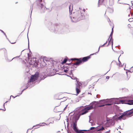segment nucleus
I'll return each mask as SVG.
<instances>
[{"label":"nucleus","instance_id":"1","mask_svg":"<svg viewBox=\"0 0 133 133\" xmlns=\"http://www.w3.org/2000/svg\"><path fill=\"white\" fill-rule=\"evenodd\" d=\"M85 9H83L82 11L79 12L78 11L76 13L77 17L80 19H83L85 18V15L84 14L85 12Z\"/></svg>","mask_w":133,"mask_h":133},{"label":"nucleus","instance_id":"2","mask_svg":"<svg viewBox=\"0 0 133 133\" xmlns=\"http://www.w3.org/2000/svg\"><path fill=\"white\" fill-rule=\"evenodd\" d=\"M39 77V73L36 72L34 75H31V78L29 80L30 83L33 82L37 80Z\"/></svg>","mask_w":133,"mask_h":133},{"label":"nucleus","instance_id":"3","mask_svg":"<svg viewBox=\"0 0 133 133\" xmlns=\"http://www.w3.org/2000/svg\"><path fill=\"white\" fill-rule=\"evenodd\" d=\"M73 129L76 133H84V131H87V130H78L77 127V122L75 121L73 122Z\"/></svg>","mask_w":133,"mask_h":133},{"label":"nucleus","instance_id":"4","mask_svg":"<svg viewBox=\"0 0 133 133\" xmlns=\"http://www.w3.org/2000/svg\"><path fill=\"white\" fill-rule=\"evenodd\" d=\"M76 81L77 83L76 84V91L77 95L81 92L80 89L81 84L79 82V79L77 78L76 79Z\"/></svg>","mask_w":133,"mask_h":133},{"label":"nucleus","instance_id":"5","mask_svg":"<svg viewBox=\"0 0 133 133\" xmlns=\"http://www.w3.org/2000/svg\"><path fill=\"white\" fill-rule=\"evenodd\" d=\"M90 105L92 107V108H95L97 107H101L107 105H111V104H105L99 105L98 103L97 102L94 101L92 102L91 103H90Z\"/></svg>","mask_w":133,"mask_h":133},{"label":"nucleus","instance_id":"6","mask_svg":"<svg viewBox=\"0 0 133 133\" xmlns=\"http://www.w3.org/2000/svg\"><path fill=\"white\" fill-rule=\"evenodd\" d=\"M28 62L29 64L32 65L33 66H36L37 64L36 58H31L29 60Z\"/></svg>","mask_w":133,"mask_h":133},{"label":"nucleus","instance_id":"7","mask_svg":"<svg viewBox=\"0 0 133 133\" xmlns=\"http://www.w3.org/2000/svg\"><path fill=\"white\" fill-rule=\"evenodd\" d=\"M113 28L114 27L113 26L112 28V31L111 34L109 38L108 39L109 41L108 44L107 45H111L112 46L113 44V39L112 37V35L113 32Z\"/></svg>","mask_w":133,"mask_h":133},{"label":"nucleus","instance_id":"8","mask_svg":"<svg viewBox=\"0 0 133 133\" xmlns=\"http://www.w3.org/2000/svg\"><path fill=\"white\" fill-rule=\"evenodd\" d=\"M71 60L72 61H77L74 64L75 65H78L82 63L81 58L79 59L76 58H71Z\"/></svg>","mask_w":133,"mask_h":133},{"label":"nucleus","instance_id":"9","mask_svg":"<svg viewBox=\"0 0 133 133\" xmlns=\"http://www.w3.org/2000/svg\"><path fill=\"white\" fill-rule=\"evenodd\" d=\"M124 112L126 117H130L133 115V110H128Z\"/></svg>","mask_w":133,"mask_h":133},{"label":"nucleus","instance_id":"10","mask_svg":"<svg viewBox=\"0 0 133 133\" xmlns=\"http://www.w3.org/2000/svg\"><path fill=\"white\" fill-rule=\"evenodd\" d=\"M91 54L90 55V56H87V57H85L83 58L82 59L81 58V61L82 62H85L88 61V60L90 58V56L91 55H92L94 54Z\"/></svg>","mask_w":133,"mask_h":133},{"label":"nucleus","instance_id":"11","mask_svg":"<svg viewBox=\"0 0 133 133\" xmlns=\"http://www.w3.org/2000/svg\"><path fill=\"white\" fill-rule=\"evenodd\" d=\"M126 117L124 112L122 115L118 117V119L119 120H121V119H125Z\"/></svg>","mask_w":133,"mask_h":133},{"label":"nucleus","instance_id":"12","mask_svg":"<svg viewBox=\"0 0 133 133\" xmlns=\"http://www.w3.org/2000/svg\"><path fill=\"white\" fill-rule=\"evenodd\" d=\"M42 2V0H38L37 1V2L39 3L38 4L39 6H40L42 9L43 7L44 6L43 4L41 3Z\"/></svg>","mask_w":133,"mask_h":133},{"label":"nucleus","instance_id":"13","mask_svg":"<svg viewBox=\"0 0 133 133\" xmlns=\"http://www.w3.org/2000/svg\"><path fill=\"white\" fill-rule=\"evenodd\" d=\"M126 104L129 105H133V100H129L127 101Z\"/></svg>","mask_w":133,"mask_h":133},{"label":"nucleus","instance_id":"14","mask_svg":"<svg viewBox=\"0 0 133 133\" xmlns=\"http://www.w3.org/2000/svg\"><path fill=\"white\" fill-rule=\"evenodd\" d=\"M46 125H47V124L45 123H40L39 124L36 125L35 126H39V127H38V128H39V127H40V126H44Z\"/></svg>","mask_w":133,"mask_h":133},{"label":"nucleus","instance_id":"15","mask_svg":"<svg viewBox=\"0 0 133 133\" xmlns=\"http://www.w3.org/2000/svg\"><path fill=\"white\" fill-rule=\"evenodd\" d=\"M105 101L103 100L101 101H100V103H98L99 105H101L105 104H108V103H107L105 102H104Z\"/></svg>","mask_w":133,"mask_h":133},{"label":"nucleus","instance_id":"16","mask_svg":"<svg viewBox=\"0 0 133 133\" xmlns=\"http://www.w3.org/2000/svg\"><path fill=\"white\" fill-rule=\"evenodd\" d=\"M92 109V107L90 105V106L85 108L84 109V110H88Z\"/></svg>","mask_w":133,"mask_h":133},{"label":"nucleus","instance_id":"17","mask_svg":"<svg viewBox=\"0 0 133 133\" xmlns=\"http://www.w3.org/2000/svg\"><path fill=\"white\" fill-rule=\"evenodd\" d=\"M105 0H99L98 3L99 4H101L102 3H104Z\"/></svg>","mask_w":133,"mask_h":133},{"label":"nucleus","instance_id":"18","mask_svg":"<svg viewBox=\"0 0 133 133\" xmlns=\"http://www.w3.org/2000/svg\"><path fill=\"white\" fill-rule=\"evenodd\" d=\"M13 39V38H11L10 39V42L12 44L15 43L16 42V41H12V40Z\"/></svg>","mask_w":133,"mask_h":133},{"label":"nucleus","instance_id":"19","mask_svg":"<svg viewBox=\"0 0 133 133\" xmlns=\"http://www.w3.org/2000/svg\"><path fill=\"white\" fill-rule=\"evenodd\" d=\"M127 101L124 100H121L119 101L120 103H121L122 104H126Z\"/></svg>","mask_w":133,"mask_h":133},{"label":"nucleus","instance_id":"20","mask_svg":"<svg viewBox=\"0 0 133 133\" xmlns=\"http://www.w3.org/2000/svg\"><path fill=\"white\" fill-rule=\"evenodd\" d=\"M73 9V5L71 4L69 6V9L70 11H72Z\"/></svg>","mask_w":133,"mask_h":133},{"label":"nucleus","instance_id":"21","mask_svg":"<svg viewBox=\"0 0 133 133\" xmlns=\"http://www.w3.org/2000/svg\"><path fill=\"white\" fill-rule=\"evenodd\" d=\"M118 63H117V65L119 66H122V63L121 62L118 60Z\"/></svg>","mask_w":133,"mask_h":133},{"label":"nucleus","instance_id":"22","mask_svg":"<svg viewBox=\"0 0 133 133\" xmlns=\"http://www.w3.org/2000/svg\"><path fill=\"white\" fill-rule=\"evenodd\" d=\"M104 130H105L104 128V127H102V128H101L97 130V131H101V130L103 131Z\"/></svg>","mask_w":133,"mask_h":133},{"label":"nucleus","instance_id":"23","mask_svg":"<svg viewBox=\"0 0 133 133\" xmlns=\"http://www.w3.org/2000/svg\"><path fill=\"white\" fill-rule=\"evenodd\" d=\"M67 59L65 58L64 59V60H63V61L62 62V63H65L67 61Z\"/></svg>","mask_w":133,"mask_h":133},{"label":"nucleus","instance_id":"24","mask_svg":"<svg viewBox=\"0 0 133 133\" xmlns=\"http://www.w3.org/2000/svg\"><path fill=\"white\" fill-rule=\"evenodd\" d=\"M129 21L130 22H132L133 21V18H129Z\"/></svg>","mask_w":133,"mask_h":133},{"label":"nucleus","instance_id":"25","mask_svg":"<svg viewBox=\"0 0 133 133\" xmlns=\"http://www.w3.org/2000/svg\"><path fill=\"white\" fill-rule=\"evenodd\" d=\"M107 43V42H106L105 43H104L103 45H102L99 46L98 49V50H99V49L100 47L103 46L106 43Z\"/></svg>","mask_w":133,"mask_h":133},{"label":"nucleus","instance_id":"26","mask_svg":"<svg viewBox=\"0 0 133 133\" xmlns=\"http://www.w3.org/2000/svg\"><path fill=\"white\" fill-rule=\"evenodd\" d=\"M96 128L95 127H91L90 129V130H94Z\"/></svg>","mask_w":133,"mask_h":133},{"label":"nucleus","instance_id":"27","mask_svg":"<svg viewBox=\"0 0 133 133\" xmlns=\"http://www.w3.org/2000/svg\"><path fill=\"white\" fill-rule=\"evenodd\" d=\"M68 71V70L67 69H64V71L65 72H67Z\"/></svg>","mask_w":133,"mask_h":133},{"label":"nucleus","instance_id":"28","mask_svg":"<svg viewBox=\"0 0 133 133\" xmlns=\"http://www.w3.org/2000/svg\"><path fill=\"white\" fill-rule=\"evenodd\" d=\"M87 112V111H85V112H83L82 113V115H84V114H85V113H86Z\"/></svg>","mask_w":133,"mask_h":133},{"label":"nucleus","instance_id":"29","mask_svg":"<svg viewBox=\"0 0 133 133\" xmlns=\"http://www.w3.org/2000/svg\"><path fill=\"white\" fill-rule=\"evenodd\" d=\"M109 78H110V77L109 76H107L106 77V78L107 79H109Z\"/></svg>","mask_w":133,"mask_h":133},{"label":"nucleus","instance_id":"30","mask_svg":"<svg viewBox=\"0 0 133 133\" xmlns=\"http://www.w3.org/2000/svg\"><path fill=\"white\" fill-rule=\"evenodd\" d=\"M0 30L2 32H3L5 35V33L2 30Z\"/></svg>","mask_w":133,"mask_h":133},{"label":"nucleus","instance_id":"31","mask_svg":"<svg viewBox=\"0 0 133 133\" xmlns=\"http://www.w3.org/2000/svg\"><path fill=\"white\" fill-rule=\"evenodd\" d=\"M45 59V61H46L45 59V58H43V61L44 62V60Z\"/></svg>","mask_w":133,"mask_h":133},{"label":"nucleus","instance_id":"32","mask_svg":"<svg viewBox=\"0 0 133 133\" xmlns=\"http://www.w3.org/2000/svg\"><path fill=\"white\" fill-rule=\"evenodd\" d=\"M28 59H29V58L30 57L29 56V54H28Z\"/></svg>","mask_w":133,"mask_h":133},{"label":"nucleus","instance_id":"33","mask_svg":"<svg viewBox=\"0 0 133 133\" xmlns=\"http://www.w3.org/2000/svg\"><path fill=\"white\" fill-rule=\"evenodd\" d=\"M3 50V51H6V50H5V49H4V50Z\"/></svg>","mask_w":133,"mask_h":133},{"label":"nucleus","instance_id":"34","mask_svg":"<svg viewBox=\"0 0 133 133\" xmlns=\"http://www.w3.org/2000/svg\"><path fill=\"white\" fill-rule=\"evenodd\" d=\"M132 67L130 69V70H131L132 69Z\"/></svg>","mask_w":133,"mask_h":133},{"label":"nucleus","instance_id":"35","mask_svg":"<svg viewBox=\"0 0 133 133\" xmlns=\"http://www.w3.org/2000/svg\"><path fill=\"white\" fill-rule=\"evenodd\" d=\"M70 64H71V63H69V65H70Z\"/></svg>","mask_w":133,"mask_h":133},{"label":"nucleus","instance_id":"36","mask_svg":"<svg viewBox=\"0 0 133 133\" xmlns=\"http://www.w3.org/2000/svg\"><path fill=\"white\" fill-rule=\"evenodd\" d=\"M105 133H107V132H105Z\"/></svg>","mask_w":133,"mask_h":133}]
</instances>
